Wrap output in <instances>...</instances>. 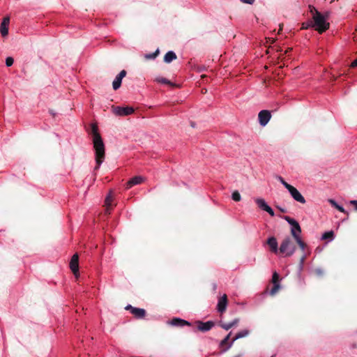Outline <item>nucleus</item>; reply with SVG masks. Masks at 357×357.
<instances>
[{
	"label": "nucleus",
	"instance_id": "nucleus-3",
	"mask_svg": "<svg viewBox=\"0 0 357 357\" xmlns=\"http://www.w3.org/2000/svg\"><path fill=\"white\" fill-rule=\"evenodd\" d=\"M291 226V234L298 245H299L300 248L304 251L306 248V244L305 242L302 240V238L301 236V228L298 224V222L290 218L289 216H284L283 218Z\"/></svg>",
	"mask_w": 357,
	"mask_h": 357
},
{
	"label": "nucleus",
	"instance_id": "nucleus-2",
	"mask_svg": "<svg viewBox=\"0 0 357 357\" xmlns=\"http://www.w3.org/2000/svg\"><path fill=\"white\" fill-rule=\"evenodd\" d=\"M310 12L312 15V28H314L319 33H321L329 29V22H327L328 15L327 13L322 14L314 6H310Z\"/></svg>",
	"mask_w": 357,
	"mask_h": 357
},
{
	"label": "nucleus",
	"instance_id": "nucleus-26",
	"mask_svg": "<svg viewBox=\"0 0 357 357\" xmlns=\"http://www.w3.org/2000/svg\"><path fill=\"white\" fill-rule=\"evenodd\" d=\"M278 180L284 185V187L287 189L289 188V185H291L290 184H289L288 183H287L282 177L278 176L277 177Z\"/></svg>",
	"mask_w": 357,
	"mask_h": 357
},
{
	"label": "nucleus",
	"instance_id": "nucleus-34",
	"mask_svg": "<svg viewBox=\"0 0 357 357\" xmlns=\"http://www.w3.org/2000/svg\"><path fill=\"white\" fill-rule=\"evenodd\" d=\"M350 204L354 206L355 210L357 211V200H351Z\"/></svg>",
	"mask_w": 357,
	"mask_h": 357
},
{
	"label": "nucleus",
	"instance_id": "nucleus-11",
	"mask_svg": "<svg viewBox=\"0 0 357 357\" xmlns=\"http://www.w3.org/2000/svg\"><path fill=\"white\" fill-rule=\"evenodd\" d=\"M126 310H130L131 313L136 318H138V319H142V318L144 317V316L146 314V311L144 309L138 308V307H132L130 305H128L126 307Z\"/></svg>",
	"mask_w": 357,
	"mask_h": 357
},
{
	"label": "nucleus",
	"instance_id": "nucleus-9",
	"mask_svg": "<svg viewBox=\"0 0 357 357\" xmlns=\"http://www.w3.org/2000/svg\"><path fill=\"white\" fill-rule=\"evenodd\" d=\"M271 281L273 286L270 291V294L271 296H274L280 289V284L279 282V275L277 272L273 273Z\"/></svg>",
	"mask_w": 357,
	"mask_h": 357
},
{
	"label": "nucleus",
	"instance_id": "nucleus-29",
	"mask_svg": "<svg viewBox=\"0 0 357 357\" xmlns=\"http://www.w3.org/2000/svg\"><path fill=\"white\" fill-rule=\"evenodd\" d=\"M311 24H312V22L310 21V22H305V23H303L302 24V29H307L310 27H312V25Z\"/></svg>",
	"mask_w": 357,
	"mask_h": 357
},
{
	"label": "nucleus",
	"instance_id": "nucleus-6",
	"mask_svg": "<svg viewBox=\"0 0 357 357\" xmlns=\"http://www.w3.org/2000/svg\"><path fill=\"white\" fill-rule=\"evenodd\" d=\"M255 202L261 210L267 212L271 216L273 217L275 215V213L273 210L269 206L266 201L262 198H257L255 199Z\"/></svg>",
	"mask_w": 357,
	"mask_h": 357
},
{
	"label": "nucleus",
	"instance_id": "nucleus-8",
	"mask_svg": "<svg viewBox=\"0 0 357 357\" xmlns=\"http://www.w3.org/2000/svg\"><path fill=\"white\" fill-rule=\"evenodd\" d=\"M114 112L118 116H128L134 112V109L132 107H116L114 108Z\"/></svg>",
	"mask_w": 357,
	"mask_h": 357
},
{
	"label": "nucleus",
	"instance_id": "nucleus-23",
	"mask_svg": "<svg viewBox=\"0 0 357 357\" xmlns=\"http://www.w3.org/2000/svg\"><path fill=\"white\" fill-rule=\"evenodd\" d=\"M231 198L235 202H239L241 199V196L238 191L235 190L232 192Z\"/></svg>",
	"mask_w": 357,
	"mask_h": 357
},
{
	"label": "nucleus",
	"instance_id": "nucleus-28",
	"mask_svg": "<svg viewBox=\"0 0 357 357\" xmlns=\"http://www.w3.org/2000/svg\"><path fill=\"white\" fill-rule=\"evenodd\" d=\"M231 332L221 341L220 342V346L221 347H223L225 344H226L227 343V342L229 341V337H230V335H231Z\"/></svg>",
	"mask_w": 357,
	"mask_h": 357
},
{
	"label": "nucleus",
	"instance_id": "nucleus-25",
	"mask_svg": "<svg viewBox=\"0 0 357 357\" xmlns=\"http://www.w3.org/2000/svg\"><path fill=\"white\" fill-rule=\"evenodd\" d=\"M158 82H160V83H162V84H170V82L166 78H164V77H158L156 78L155 79Z\"/></svg>",
	"mask_w": 357,
	"mask_h": 357
},
{
	"label": "nucleus",
	"instance_id": "nucleus-17",
	"mask_svg": "<svg viewBox=\"0 0 357 357\" xmlns=\"http://www.w3.org/2000/svg\"><path fill=\"white\" fill-rule=\"evenodd\" d=\"M249 333L250 332L248 329H245V330H243V331L238 332L234 338L232 340V341L228 344L227 347L224 350V351H226L227 349H229L232 346L234 341H236L238 339L246 337L247 335H248Z\"/></svg>",
	"mask_w": 357,
	"mask_h": 357
},
{
	"label": "nucleus",
	"instance_id": "nucleus-19",
	"mask_svg": "<svg viewBox=\"0 0 357 357\" xmlns=\"http://www.w3.org/2000/svg\"><path fill=\"white\" fill-rule=\"evenodd\" d=\"M171 324L175 326H190V323L180 318H174L171 321Z\"/></svg>",
	"mask_w": 357,
	"mask_h": 357
},
{
	"label": "nucleus",
	"instance_id": "nucleus-16",
	"mask_svg": "<svg viewBox=\"0 0 357 357\" xmlns=\"http://www.w3.org/2000/svg\"><path fill=\"white\" fill-rule=\"evenodd\" d=\"M197 324L198 329L202 332L208 331L214 326V322L212 321L206 322L198 321Z\"/></svg>",
	"mask_w": 357,
	"mask_h": 357
},
{
	"label": "nucleus",
	"instance_id": "nucleus-36",
	"mask_svg": "<svg viewBox=\"0 0 357 357\" xmlns=\"http://www.w3.org/2000/svg\"><path fill=\"white\" fill-rule=\"evenodd\" d=\"M242 2L248 3V4H252L255 1V0H241Z\"/></svg>",
	"mask_w": 357,
	"mask_h": 357
},
{
	"label": "nucleus",
	"instance_id": "nucleus-37",
	"mask_svg": "<svg viewBox=\"0 0 357 357\" xmlns=\"http://www.w3.org/2000/svg\"><path fill=\"white\" fill-rule=\"evenodd\" d=\"M351 67H357V59H355L351 64Z\"/></svg>",
	"mask_w": 357,
	"mask_h": 357
},
{
	"label": "nucleus",
	"instance_id": "nucleus-5",
	"mask_svg": "<svg viewBox=\"0 0 357 357\" xmlns=\"http://www.w3.org/2000/svg\"><path fill=\"white\" fill-rule=\"evenodd\" d=\"M291 197L296 202L301 204H305L306 202L304 197L301 194V192L294 186L289 185V188L287 189Z\"/></svg>",
	"mask_w": 357,
	"mask_h": 357
},
{
	"label": "nucleus",
	"instance_id": "nucleus-13",
	"mask_svg": "<svg viewBox=\"0 0 357 357\" xmlns=\"http://www.w3.org/2000/svg\"><path fill=\"white\" fill-rule=\"evenodd\" d=\"M267 244L270 248L271 252L275 254L280 253V248H278L277 239L274 236L269 237L267 239Z\"/></svg>",
	"mask_w": 357,
	"mask_h": 357
},
{
	"label": "nucleus",
	"instance_id": "nucleus-14",
	"mask_svg": "<svg viewBox=\"0 0 357 357\" xmlns=\"http://www.w3.org/2000/svg\"><path fill=\"white\" fill-rule=\"evenodd\" d=\"M10 24V18L9 17H5L0 26V32L3 37H6L8 34V26Z\"/></svg>",
	"mask_w": 357,
	"mask_h": 357
},
{
	"label": "nucleus",
	"instance_id": "nucleus-22",
	"mask_svg": "<svg viewBox=\"0 0 357 357\" xmlns=\"http://www.w3.org/2000/svg\"><path fill=\"white\" fill-rule=\"evenodd\" d=\"M112 199L111 196L110 195L107 196L106 197V199H105V205L107 206V208H106V213H110L109 207L112 205Z\"/></svg>",
	"mask_w": 357,
	"mask_h": 357
},
{
	"label": "nucleus",
	"instance_id": "nucleus-32",
	"mask_svg": "<svg viewBox=\"0 0 357 357\" xmlns=\"http://www.w3.org/2000/svg\"><path fill=\"white\" fill-rule=\"evenodd\" d=\"M328 202L331 204V206H333L335 208H336L338 206V204L334 199H329Z\"/></svg>",
	"mask_w": 357,
	"mask_h": 357
},
{
	"label": "nucleus",
	"instance_id": "nucleus-15",
	"mask_svg": "<svg viewBox=\"0 0 357 357\" xmlns=\"http://www.w3.org/2000/svg\"><path fill=\"white\" fill-rule=\"evenodd\" d=\"M227 306V296L224 294L218 302L217 310L219 312L222 313L226 310Z\"/></svg>",
	"mask_w": 357,
	"mask_h": 357
},
{
	"label": "nucleus",
	"instance_id": "nucleus-4",
	"mask_svg": "<svg viewBox=\"0 0 357 357\" xmlns=\"http://www.w3.org/2000/svg\"><path fill=\"white\" fill-rule=\"evenodd\" d=\"M296 251V246L290 237H286L282 241L280 246V253L283 257H290Z\"/></svg>",
	"mask_w": 357,
	"mask_h": 357
},
{
	"label": "nucleus",
	"instance_id": "nucleus-7",
	"mask_svg": "<svg viewBox=\"0 0 357 357\" xmlns=\"http://www.w3.org/2000/svg\"><path fill=\"white\" fill-rule=\"evenodd\" d=\"M70 268L75 277L79 275V256L77 254L73 255L70 261Z\"/></svg>",
	"mask_w": 357,
	"mask_h": 357
},
{
	"label": "nucleus",
	"instance_id": "nucleus-35",
	"mask_svg": "<svg viewBox=\"0 0 357 357\" xmlns=\"http://www.w3.org/2000/svg\"><path fill=\"white\" fill-rule=\"evenodd\" d=\"M238 322H239V319H235L232 321H231V324H232V326H235L238 324Z\"/></svg>",
	"mask_w": 357,
	"mask_h": 357
},
{
	"label": "nucleus",
	"instance_id": "nucleus-24",
	"mask_svg": "<svg viewBox=\"0 0 357 357\" xmlns=\"http://www.w3.org/2000/svg\"><path fill=\"white\" fill-rule=\"evenodd\" d=\"M220 326L226 331H228L233 327L232 324H231V322L220 324Z\"/></svg>",
	"mask_w": 357,
	"mask_h": 357
},
{
	"label": "nucleus",
	"instance_id": "nucleus-30",
	"mask_svg": "<svg viewBox=\"0 0 357 357\" xmlns=\"http://www.w3.org/2000/svg\"><path fill=\"white\" fill-rule=\"evenodd\" d=\"M337 208L340 212L341 213H345V214H348V213L344 210V208L338 204V206L335 208Z\"/></svg>",
	"mask_w": 357,
	"mask_h": 357
},
{
	"label": "nucleus",
	"instance_id": "nucleus-33",
	"mask_svg": "<svg viewBox=\"0 0 357 357\" xmlns=\"http://www.w3.org/2000/svg\"><path fill=\"white\" fill-rule=\"evenodd\" d=\"M158 52V50H157L156 52L153 54H147V55H146V57L147 59H153V58L155 57V56L157 55Z\"/></svg>",
	"mask_w": 357,
	"mask_h": 357
},
{
	"label": "nucleus",
	"instance_id": "nucleus-1",
	"mask_svg": "<svg viewBox=\"0 0 357 357\" xmlns=\"http://www.w3.org/2000/svg\"><path fill=\"white\" fill-rule=\"evenodd\" d=\"M91 133L93 135V147L96 152V169H98L105 159V145L98 132V128L96 124L91 125Z\"/></svg>",
	"mask_w": 357,
	"mask_h": 357
},
{
	"label": "nucleus",
	"instance_id": "nucleus-12",
	"mask_svg": "<svg viewBox=\"0 0 357 357\" xmlns=\"http://www.w3.org/2000/svg\"><path fill=\"white\" fill-rule=\"evenodd\" d=\"M126 75V71L125 70H122L115 77L112 82V87L114 90H117L120 88L121 85L122 79Z\"/></svg>",
	"mask_w": 357,
	"mask_h": 357
},
{
	"label": "nucleus",
	"instance_id": "nucleus-10",
	"mask_svg": "<svg viewBox=\"0 0 357 357\" xmlns=\"http://www.w3.org/2000/svg\"><path fill=\"white\" fill-rule=\"evenodd\" d=\"M271 117V112L268 110H261L258 115L259 122L261 126H265L270 121Z\"/></svg>",
	"mask_w": 357,
	"mask_h": 357
},
{
	"label": "nucleus",
	"instance_id": "nucleus-20",
	"mask_svg": "<svg viewBox=\"0 0 357 357\" xmlns=\"http://www.w3.org/2000/svg\"><path fill=\"white\" fill-rule=\"evenodd\" d=\"M176 59V54L172 51H169L167 52L164 56V61L165 63H170L173 60Z\"/></svg>",
	"mask_w": 357,
	"mask_h": 357
},
{
	"label": "nucleus",
	"instance_id": "nucleus-21",
	"mask_svg": "<svg viewBox=\"0 0 357 357\" xmlns=\"http://www.w3.org/2000/svg\"><path fill=\"white\" fill-rule=\"evenodd\" d=\"M321 238L323 240H329L332 241L334 238V233L333 231H329L324 233L322 234Z\"/></svg>",
	"mask_w": 357,
	"mask_h": 357
},
{
	"label": "nucleus",
	"instance_id": "nucleus-38",
	"mask_svg": "<svg viewBox=\"0 0 357 357\" xmlns=\"http://www.w3.org/2000/svg\"><path fill=\"white\" fill-rule=\"evenodd\" d=\"M279 209L282 211V212H284V210L281 208H279Z\"/></svg>",
	"mask_w": 357,
	"mask_h": 357
},
{
	"label": "nucleus",
	"instance_id": "nucleus-18",
	"mask_svg": "<svg viewBox=\"0 0 357 357\" xmlns=\"http://www.w3.org/2000/svg\"><path fill=\"white\" fill-rule=\"evenodd\" d=\"M144 178L140 176H137L133 178H132L130 181L127 183V188H130L133 185H138L142 183L144 181Z\"/></svg>",
	"mask_w": 357,
	"mask_h": 357
},
{
	"label": "nucleus",
	"instance_id": "nucleus-31",
	"mask_svg": "<svg viewBox=\"0 0 357 357\" xmlns=\"http://www.w3.org/2000/svg\"><path fill=\"white\" fill-rule=\"evenodd\" d=\"M337 208L340 212L341 213H345V214H348V213L344 210V208L338 204V206L335 208Z\"/></svg>",
	"mask_w": 357,
	"mask_h": 357
},
{
	"label": "nucleus",
	"instance_id": "nucleus-27",
	"mask_svg": "<svg viewBox=\"0 0 357 357\" xmlns=\"http://www.w3.org/2000/svg\"><path fill=\"white\" fill-rule=\"evenodd\" d=\"M14 59L11 56H8L6 59V65L8 67L11 66L13 64Z\"/></svg>",
	"mask_w": 357,
	"mask_h": 357
}]
</instances>
